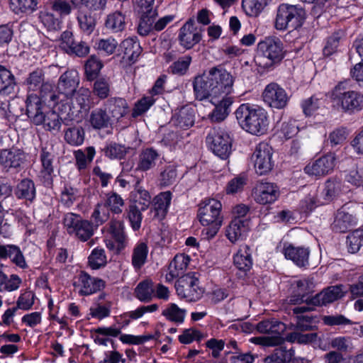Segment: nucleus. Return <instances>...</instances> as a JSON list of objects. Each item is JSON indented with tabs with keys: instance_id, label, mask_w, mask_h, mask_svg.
<instances>
[{
	"instance_id": "nucleus-1",
	"label": "nucleus",
	"mask_w": 363,
	"mask_h": 363,
	"mask_svg": "<svg viewBox=\"0 0 363 363\" xmlns=\"http://www.w3.org/2000/svg\"><path fill=\"white\" fill-rule=\"evenodd\" d=\"M235 117L240 126L253 135H263L267 130V113L261 108H251L247 104L240 105L235 111Z\"/></svg>"
},
{
	"instance_id": "nucleus-2",
	"label": "nucleus",
	"mask_w": 363,
	"mask_h": 363,
	"mask_svg": "<svg viewBox=\"0 0 363 363\" xmlns=\"http://www.w3.org/2000/svg\"><path fill=\"white\" fill-rule=\"evenodd\" d=\"M222 204L220 201L211 199L200 206L198 218L201 223L206 226L201 231L203 239L211 240L218 232L223 221L220 216Z\"/></svg>"
},
{
	"instance_id": "nucleus-3",
	"label": "nucleus",
	"mask_w": 363,
	"mask_h": 363,
	"mask_svg": "<svg viewBox=\"0 0 363 363\" xmlns=\"http://www.w3.org/2000/svg\"><path fill=\"white\" fill-rule=\"evenodd\" d=\"M330 97L333 106L342 112L353 114L363 109V94L347 90L344 82L333 89Z\"/></svg>"
},
{
	"instance_id": "nucleus-4",
	"label": "nucleus",
	"mask_w": 363,
	"mask_h": 363,
	"mask_svg": "<svg viewBox=\"0 0 363 363\" xmlns=\"http://www.w3.org/2000/svg\"><path fill=\"white\" fill-rule=\"evenodd\" d=\"M260 55L255 57L256 63L263 68H269L279 64L284 57L281 40L275 36L265 38L257 45Z\"/></svg>"
},
{
	"instance_id": "nucleus-5",
	"label": "nucleus",
	"mask_w": 363,
	"mask_h": 363,
	"mask_svg": "<svg viewBox=\"0 0 363 363\" xmlns=\"http://www.w3.org/2000/svg\"><path fill=\"white\" fill-rule=\"evenodd\" d=\"M306 18V11L301 6L281 4L277 8L274 26L279 30H294L301 28Z\"/></svg>"
},
{
	"instance_id": "nucleus-6",
	"label": "nucleus",
	"mask_w": 363,
	"mask_h": 363,
	"mask_svg": "<svg viewBox=\"0 0 363 363\" xmlns=\"http://www.w3.org/2000/svg\"><path fill=\"white\" fill-rule=\"evenodd\" d=\"M57 110L58 113L55 111H45L39 124H43L46 130L55 133L60 131L62 123L66 126L72 125L73 121L76 120L75 107H71L65 103L60 105Z\"/></svg>"
},
{
	"instance_id": "nucleus-7",
	"label": "nucleus",
	"mask_w": 363,
	"mask_h": 363,
	"mask_svg": "<svg viewBox=\"0 0 363 363\" xmlns=\"http://www.w3.org/2000/svg\"><path fill=\"white\" fill-rule=\"evenodd\" d=\"M256 329L261 333L272 334V336L258 337L255 338V342L267 347L281 345L284 342V338L281 334L286 330L284 323L275 318L264 320L256 325Z\"/></svg>"
},
{
	"instance_id": "nucleus-8",
	"label": "nucleus",
	"mask_w": 363,
	"mask_h": 363,
	"mask_svg": "<svg viewBox=\"0 0 363 363\" xmlns=\"http://www.w3.org/2000/svg\"><path fill=\"white\" fill-rule=\"evenodd\" d=\"M177 295L189 302H196L203 296L204 290L199 286V280L195 273L181 276L175 283Z\"/></svg>"
},
{
	"instance_id": "nucleus-9",
	"label": "nucleus",
	"mask_w": 363,
	"mask_h": 363,
	"mask_svg": "<svg viewBox=\"0 0 363 363\" xmlns=\"http://www.w3.org/2000/svg\"><path fill=\"white\" fill-rule=\"evenodd\" d=\"M211 150L223 160L227 159L232 150V138L228 133L221 129L212 130L206 137Z\"/></svg>"
},
{
	"instance_id": "nucleus-10",
	"label": "nucleus",
	"mask_w": 363,
	"mask_h": 363,
	"mask_svg": "<svg viewBox=\"0 0 363 363\" xmlns=\"http://www.w3.org/2000/svg\"><path fill=\"white\" fill-rule=\"evenodd\" d=\"M209 76L217 97L221 95L227 97L232 93L235 77L222 65L211 67L209 69Z\"/></svg>"
},
{
	"instance_id": "nucleus-11",
	"label": "nucleus",
	"mask_w": 363,
	"mask_h": 363,
	"mask_svg": "<svg viewBox=\"0 0 363 363\" xmlns=\"http://www.w3.org/2000/svg\"><path fill=\"white\" fill-rule=\"evenodd\" d=\"M272 148L267 143H260L257 145L252 155L255 171L262 175L269 172L274 165L272 159Z\"/></svg>"
},
{
	"instance_id": "nucleus-12",
	"label": "nucleus",
	"mask_w": 363,
	"mask_h": 363,
	"mask_svg": "<svg viewBox=\"0 0 363 363\" xmlns=\"http://www.w3.org/2000/svg\"><path fill=\"white\" fill-rule=\"evenodd\" d=\"M140 17L138 26V33L141 36L150 34L151 23H155L158 13L155 6V0H141L140 3Z\"/></svg>"
},
{
	"instance_id": "nucleus-13",
	"label": "nucleus",
	"mask_w": 363,
	"mask_h": 363,
	"mask_svg": "<svg viewBox=\"0 0 363 363\" xmlns=\"http://www.w3.org/2000/svg\"><path fill=\"white\" fill-rule=\"evenodd\" d=\"M262 97L264 101L270 107L277 109L285 108L289 101V96L278 84L272 82L265 87Z\"/></svg>"
},
{
	"instance_id": "nucleus-14",
	"label": "nucleus",
	"mask_w": 363,
	"mask_h": 363,
	"mask_svg": "<svg viewBox=\"0 0 363 363\" xmlns=\"http://www.w3.org/2000/svg\"><path fill=\"white\" fill-rule=\"evenodd\" d=\"M347 291V287L343 284L330 286L313 296L311 303L312 305L318 306H327L342 298Z\"/></svg>"
},
{
	"instance_id": "nucleus-15",
	"label": "nucleus",
	"mask_w": 363,
	"mask_h": 363,
	"mask_svg": "<svg viewBox=\"0 0 363 363\" xmlns=\"http://www.w3.org/2000/svg\"><path fill=\"white\" fill-rule=\"evenodd\" d=\"M201 30H198L195 21L189 19L179 29L178 40L179 45L186 50H190L199 43L202 38Z\"/></svg>"
},
{
	"instance_id": "nucleus-16",
	"label": "nucleus",
	"mask_w": 363,
	"mask_h": 363,
	"mask_svg": "<svg viewBox=\"0 0 363 363\" xmlns=\"http://www.w3.org/2000/svg\"><path fill=\"white\" fill-rule=\"evenodd\" d=\"M80 82L79 74L75 69L67 70L59 78L57 89L59 94L70 99L78 90Z\"/></svg>"
},
{
	"instance_id": "nucleus-17",
	"label": "nucleus",
	"mask_w": 363,
	"mask_h": 363,
	"mask_svg": "<svg viewBox=\"0 0 363 363\" xmlns=\"http://www.w3.org/2000/svg\"><path fill=\"white\" fill-rule=\"evenodd\" d=\"M209 70L202 75L196 76L193 81V89L197 100L203 101L209 98H216L212 84Z\"/></svg>"
},
{
	"instance_id": "nucleus-18",
	"label": "nucleus",
	"mask_w": 363,
	"mask_h": 363,
	"mask_svg": "<svg viewBox=\"0 0 363 363\" xmlns=\"http://www.w3.org/2000/svg\"><path fill=\"white\" fill-rule=\"evenodd\" d=\"M254 195L257 203L267 204L274 202L278 199L279 190L274 183L262 181L257 184Z\"/></svg>"
},
{
	"instance_id": "nucleus-19",
	"label": "nucleus",
	"mask_w": 363,
	"mask_h": 363,
	"mask_svg": "<svg viewBox=\"0 0 363 363\" xmlns=\"http://www.w3.org/2000/svg\"><path fill=\"white\" fill-rule=\"evenodd\" d=\"M335 157L333 154L325 155L313 163L307 164L304 171L306 174L315 177L325 176L330 173L335 167Z\"/></svg>"
},
{
	"instance_id": "nucleus-20",
	"label": "nucleus",
	"mask_w": 363,
	"mask_h": 363,
	"mask_svg": "<svg viewBox=\"0 0 363 363\" xmlns=\"http://www.w3.org/2000/svg\"><path fill=\"white\" fill-rule=\"evenodd\" d=\"M0 164L6 172H19L22 169L23 152L19 149L1 150Z\"/></svg>"
},
{
	"instance_id": "nucleus-21",
	"label": "nucleus",
	"mask_w": 363,
	"mask_h": 363,
	"mask_svg": "<svg viewBox=\"0 0 363 363\" xmlns=\"http://www.w3.org/2000/svg\"><path fill=\"white\" fill-rule=\"evenodd\" d=\"M296 287L297 289L291 296L289 302L294 305L303 303L312 304L311 300L313 296H309V294L313 291V283L308 279H302L296 282Z\"/></svg>"
},
{
	"instance_id": "nucleus-22",
	"label": "nucleus",
	"mask_w": 363,
	"mask_h": 363,
	"mask_svg": "<svg viewBox=\"0 0 363 363\" xmlns=\"http://www.w3.org/2000/svg\"><path fill=\"white\" fill-rule=\"evenodd\" d=\"M79 281L82 286L79 294L88 296L101 291L105 287V281L99 278L93 277L85 272H82L79 277Z\"/></svg>"
},
{
	"instance_id": "nucleus-23",
	"label": "nucleus",
	"mask_w": 363,
	"mask_h": 363,
	"mask_svg": "<svg viewBox=\"0 0 363 363\" xmlns=\"http://www.w3.org/2000/svg\"><path fill=\"white\" fill-rule=\"evenodd\" d=\"M195 122L194 109L188 106H183L177 111L171 118V123L182 129H189Z\"/></svg>"
},
{
	"instance_id": "nucleus-24",
	"label": "nucleus",
	"mask_w": 363,
	"mask_h": 363,
	"mask_svg": "<svg viewBox=\"0 0 363 363\" xmlns=\"http://www.w3.org/2000/svg\"><path fill=\"white\" fill-rule=\"evenodd\" d=\"M91 91L83 86L79 87L72 96L71 107H75L76 118L82 111L87 112L91 106Z\"/></svg>"
},
{
	"instance_id": "nucleus-25",
	"label": "nucleus",
	"mask_w": 363,
	"mask_h": 363,
	"mask_svg": "<svg viewBox=\"0 0 363 363\" xmlns=\"http://www.w3.org/2000/svg\"><path fill=\"white\" fill-rule=\"evenodd\" d=\"M355 223V218L342 208L335 213L331 228L335 233H343L352 229Z\"/></svg>"
},
{
	"instance_id": "nucleus-26",
	"label": "nucleus",
	"mask_w": 363,
	"mask_h": 363,
	"mask_svg": "<svg viewBox=\"0 0 363 363\" xmlns=\"http://www.w3.org/2000/svg\"><path fill=\"white\" fill-rule=\"evenodd\" d=\"M42 102L40 97L36 94L28 95L26 101V115L36 125H39L42 114L45 112L43 111L45 108L43 106Z\"/></svg>"
},
{
	"instance_id": "nucleus-27",
	"label": "nucleus",
	"mask_w": 363,
	"mask_h": 363,
	"mask_svg": "<svg viewBox=\"0 0 363 363\" xmlns=\"http://www.w3.org/2000/svg\"><path fill=\"white\" fill-rule=\"evenodd\" d=\"M233 264L236 268L245 275L252 266L251 250L248 245L241 246L233 256Z\"/></svg>"
},
{
	"instance_id": "nucleus-28",
	"label": "nucleus",
	"mask_w": 363,
	"mask_h": 363,
	"mask_svg": "<svg viewBox=\"0 0 363 363\" xmlns=\"http://www.w3.org/2000/svg\"><path fill=\"white\" fill-rule=\"evenodd\" d=\"M159 157L157 151L152 147L144 149L139 155L135 170L146 172L154 168Z\"/></svg>"
},
{
	"instance_id": "nucleus-29",
	"label": "nucleus",
	"mask_w": 363,
	"mask_h": 363,
	"mask_svg": "<svg viewBox=\"0 0 363 363\" xmlns=\"http://www.w3.org/2000/svg\"><path fill=\"white\" fill-rule=\"evenodd\" d=\"M309 254L308 248L290 245L284 249L285 257L292 260L298 267H306L308 264Z\"/></svg>"
},
{
	"instance_id": "nucleus-30",
	"label": "nucleus",
	"mask_w": 363,
	"mask_h": 363,
	"mask_svg": "<svg viewBox=\"0 0 363 363\" xmlns=\"http://www.w3.org/2000/svg\"><path fill=\"white\" fill-rule=\"evenodd\" d=\"M108 232L116 244L118 251L125 248L128 238L124 231V224L122 221L112 220L109 223Z\"/></svg>"
},
{
	"instance_id": "nucleus-31",
	"label": "nucleus",
	"mask_w": 363,
	"mask_h": 363,
	"mask_svg": "<svg viewBox=\"0 0 363 363\" xmlns=\"http://www.w3.org/2000/svg\"><path fill=\"white\" fill-rule=\"evenodd\" d=\"M54 156L52 153L46 151L45 149L42 150L40 154V161L42 163V169L40 171V177L43 179L45 186H50L52 184V177L54 169L52 166Z\"/></svg>"
},
{
	"instance_id": "nucleus-32",
	"label": "nucleus",
	"mask_w": 363,
	"mask_h": 363,
	"mask_svg": "<svg viewBox=\"0 0 363 363\" xmlns=\"http://www.w3.org/2000/svg\"><path fill=\"white\" fill-rule=\"evenodd\" d=\"M105 109L108 111L113 118L117 120L123 117L128 112V104L126 101L120 97L108 99L104 104Z\"/></svg>"
},
{
	"instance_id": "nucleus-33",
	"label": "nucleus",
	"mask_w": 363,
	"mask_h": 363,
	"mask_svg": "<svg viewBox=\"0 0 363 363\" xmlns=\"http://www.w3.org/2000/svg\"><path fill=\"white\" fill-rule=\"evenodd\" d=\"M74 8L100 15L106 9L107 0H71Z\"/></svg>"
},
{
	"instance_id": "nucleus-34",
	"label": "nucleus",
	"mask_w": 363,
	"mask_h": 363,
	"mask_svg": "<svg viewBox=\"0 0 363 363\" xmlns=\"http://www.w3.org/2000/svg\"><path fill=\"white\" fill-rule=\"evenodd\" d=\"M233 102L231 96L223 97L222 100L216 105L213 111L208 115L212 122L223 121L230 113V107Z\"/></svg>"
},
{
	"instance_id": "nucleus-35",
	"label": "nucleus",
	"mask_w": 363,
	"mask_h": 363,
	"mask_svg": "<svg viewBox=\"0 0 363 363\" xmlns=\"http://www.w3.org/2000/svg\"><path fill=\"white\" fill-rule=\"evenodd\" d=\"M89 122L96 130L106 128L111 124V117L106 110L101 108H96L91 112Z\"/></svg>"
},
{
	"instance_id": "nucleus-36",
	"label": "nucleus",
	"mask_w": 363,
	"mask_h": 363,
	"mask_svg": "<svg viewBox=\"0 0 363 363\" xmlns=\"http://www.w3.org/2000/svg\"><path fill=\"white\" fill-rule=\"evenodd\" d=\"M98 16L99 15L84 11L79 8L77 19L80 29L87 34H91L95 29Z\"/></svg>"
},
{
	"instance_id": "nucleus-37",
	"label": "nucleus",
	"mask_w": 363,
	"mask_h": 363,
	"mask_svg": "<svg viewBox=\"0 0 363 363\" xmlns=\"http://www.w3.org/2000/svg\"><path fill=\"white\" fill-rule=\"evenodd\" d=\"M136 38H127L120 44V50L130 62H135L140 55L142 48L136 41Z\"/></svg>"
},
{
	"instance_id": "nucleus-38",
	"label": "nucleus",
	"mask_w": 363,
	"mask_h": 363,
	"mask_svg": "<svg viewBox=\"0 0 363 363\" xmlns=\"http://www.w3.org/2000/svg\"><path fill=\"white\" fill-rule=\"evenodd\" d=\"M105 156L110 159H123L133 149L116 142H110L101 149Z\"/></svg>"
},
{
	"instance_id": "nucleus-39",
	"label": "nucleus",
	"mask_w": 363,
	"mask_h": 363,
	"mask_svg": "<svg viewBox=\"0 0 363 363\" xmlns=\"http://www.w3.org/2000/svg\"><path fill=\"white\" fill-rule=\"evenodd\" d=\"M172 200L170 191L162 192L156 196L153 200V207L156 212L155 216L162 218L168 211Z\"/></svg>"
},
{
	"instance_id": "nucleus-40",
	"label": "nucleus",
	"mask_w": 363,
	"mask_h": 363,
	"mask_svg": "<svg viewBox=\"0 0 363 363\" xmlns=\"http://www.w3.org/2000/svg\"><path fill=\"white\" fill-rule=\"evenodd\" d=\"M247 220L240 218H235L230 223L226 231L228 238L232 242H235L246 231Z\"/></svg>"
},
{
	"instance_id": "nucleus-41",
	"label": "nucleus",
	"mask_w": 363,
	"mask_h": 363,
	"mask_svg": "<svg viewBox=\"0 0 363 363\" xmlns=\"http://www.w3.org/2000/svg\"><path fill=\"white\" fill-rule=\"evenodd\" d=\"M148 251V247L145 242H140L135 245L132 254V265L135 269H141L145 264Z\"/></svg>"
},
{
	"instance_id": "nucleus-42",
	"label": "nucleus",
	"mask_w": 363,
	"mask_h": 363,
	"mask_svg": "<svg viewBox=\"0 0 363 363\" xmlns=\"http://www.w3.org/2000/svg\"><path fill=\"white\" fill-rule=\"evenodd\" d=\"M276 348L272 354L265 357L267 363H289L291 357L294 355V350L286 349L282 345Z\"/></svg>"
},
{
	"instance_id": "nucleus-43",
	"label": "nucleus",
	"mask_w": 363,
	"mask_h": 363,
	"mask_svg": "<svg viewBox=\"0 0 363 363\" xmlns=\"http://www.w3.org/2000/svg\"><path fill=\"white\" fill-rule=\"evenodd\" d=\"M154 294L153 282L148 279L140 282L135 289V297L145 303L151 301Z\"/></svg>"
},
{
	"instance_id": "nucleus-44",
	"label": "nucleus",
	"mask_w": 363,
	"mask_h": 363,
	"mask_svg": "<svg viewBox=\"0 0 363 363\" xmlns=\"http://www.w3.org/2000/svg\"><path fill=\"white\" fill-rule=\"evenodd\" d=\"M16 85L13 75L2 65H0V94H11Z\"/></svg>"
},
{
	"instance_id": "nucleus-45",
	"label": "nucleus",
	"mask_w": 363,
	"mask_h": 363,
	"mask_svg": "<svg viewBox=\"0 0 363 363\" xmlns=\"http://www.w3.org/2000/svg\"><path fill=\"white\" fill-rule=\"evenodd\" d=\"M110 79L105 77L96 78L93 84V93L100 99H105L111 92Z\"/></svg>"
},
{
	"instance_id": "nucleus-46",
	"label": "nucleus",
	"mask_w": 363,
	"mask_h": 363,
	"mask_svg": "<svg viewBox=\"0 0 363 363\" xmlns=\"http://www.w3.org/2000/svg\"><path fill=\"white\" fill-rule=\"evenodd\" d=\"M105 26L114 33L122 31L125 26V16L119 11L111 13L106 18Z\"/></svg>"
},
{
	"instance_id": "nucleus-47",
	"label": "nucleus",
	"mask_w": 363,
	"mask_h": 363,
	"mask_svg": "<svg viewBox=\"0 0 363 363\" xmlns=\"http://www.w3.org/2000/svg\"><path fill=\"white\" fill-rule=\"evenodd\" d=\"M347 247L350 253H356L363 249V228L355 230L347 235Z\"/></svg>"
},
{
	"instance_id": "nucleus-48",
	"label": "nucleus",
	"mask_w": 363,
	"mask_h": 363,
	"mask_svg": "<svg viewBox=\"0 0 363 363\" xmlns=\"http://www.w3.org/2000/svg\"><path fill=\"white\" fill-rule=\"evenodd\" d=\"M65 140L71 145L78 146L84 140V130L81 126L68 128L65 132Z\"/></svg>"
},
{
	"instance_id": "nucleus-49",
	"label": "nucleus",
	"mask_w": 363,
	"mask_h": 363,
	"mask_svg": "<svg viewBox=\"0 0 363 363\" xmlns=\"http://www.w3.org/2000/svg\"><path fill=\"white\" fill-rule=\"evenodd\" d=\"M272 0H242V6L246 13L250 16H257L264 8Z\"/></svg>"
},
{
	"instance_id": "nucleus-50",
	"label": "nucleus",
	"mask_w": 363,
	"mask_h": 363,
	"mask_svg": "<svg viewBox=\"0 0 363 363\" xmlns=\"http://www.w3.org/2000/svg\"><path fill=\"white\" fill-rule=\"evenodd\" d=\"M189 262L188 256L184 255H177L173 260L170 262L169 266V275L172 279L179 276L180 272H182L185 269Z\"/></svg>"
},
{
	"instance_id": "nucleus-51",
	"label": "nucleus",
	"mask_w": 363,
	"mask_h": 363,
	"mask_svg": "<svg viewBox=\"0 0 363 363\" xmlns=\"http://www.w3.org/2000/svg\"><path fill=\"white\" fill-rule=\"evenodd\" d=\"M40 88V99L43 102L47 103L48 106H55L58 104L59 96L53 90V87L51 84L43 83Z\"/></svg>"
},
{
	"instance_id": "nucleus-52",
	"label": "nucleus",
	"mask_w": 363,
	"mask_h": 363,
	"mask_svg": "<svg viewBox=\"0 0 363 363\" xmlns=\"http://www.w3.org/2000/svg\"><path fill=\"white\" fill-rule=\"evenodd\" d=\"M186 312L185 309L179 308L177 304L170 303L162 314L172 322L182 323L184 322Z\"/></svg>"
},
{
	"instance_id": "nucleus-53",
	"label": "nucleus",
	"mask_w": 363,
	"mask_h": 363,
	"mask_svg": "<svg viewBox=\"0 0 363 363\" xmlns=\"http://www.w3.org/2000/svg\"><path fill=\"white\" fill-rule=\"evenodd\" d=\"M317 337L315 333L303 334L299 331H294L286 335L284 341L286 340L291 343L309 344L315 342Z\"/></svg>"
},
{
	"instance_id": "nucleus-54",
	"label": "nucleus",
	"mask_w": 363,
	"mask_h": 363,
	"mask_svg": "<svg viewBox=\"0 0 363 363\" xmlns=\"http://www.w3.org/2000/svg\"><path fill=\"white\" fill-rule=\"evenodd\" d=\"M85 74L89 81L96 78L99 72L103 67L101 62L94 55H91L86 62Z\"/></svg>"
},
{
	"instance_id": "nucleus-55",
	"label": "nucleus",
	"mask_w": 363,
	"mask_h": 363,
	"mask_svg": "<svg viewBox=\"0 0 363 363\" xmlns=\"http://www.w3.org/2000/svg\"><path fill=\"white\" fill-rule=\"evenodd\" d=\"M89 264L93 269H98L106 264V256L103 248L94 249L89 256Z\"/></svg>"
},
{
	"instance_id": "nucleus-56",
	"label": "nucleus",
	"mask_w": 363,
	"mask_h": 363,
	"mask_svg": "<svg viewBox=\"0 0 363 363\" xmlns=\"http://www.w3.org/2000/svg\"><path fill=\"white\" fill-rule=\"evenodd\" d=\"M104 205L106 208H108L113 213L120 214L122 213L124 201L119 194L116 192H111L107 194V199Z\"/></svg>"
},
{
	"instance_id": "nucleus-57",
	"label": "nucleus",
	"mask_w": 363,
	"mask_h": 363,
	"mask_svg": "<svg viewBox=\"0 0 363 363\" xmlns=\"http://www.w3.org/2000/svg\"><path fill=\"white\" fill-rule=\"evenodd\" d=\"M141 211L142 210H140L135 203L129 205L126 210L127 218H128L133 230L135 231L138 230L141 226L143 220Z\"/></svg>"
},
{
	"instance_id": "nucleus-58",
	"label": "nucleus",
	"mask_w": 363,
	"mask_h": 363,
	"mask_svg": "<svg viewBox=\"0 0 363 363\" xmlns=\"http://www.w3.org/2000/svg\"><path fill=\"white\" fill-rule=\"evenodd\" d=\"M340 189L339 182L328 179L325 184L324 189L321 192V196L323 198L324 201L321 203H328L333 201L338 194Z\"/></svg>"
},
{
	"instance_id": "nucleus-59",
	"label": "nucleus",
	"mask_w": 363,
	"mask_h": 363,
	"mask_svg": "<svg viewBox=\"0 0 363 363\" xmlns=\"http://www.w3.org/2000/svg\"><path fill=\"white\" fill-rule=\"evenodd\" d=\"M44 82V72L42 69L37 68L30 72L26 79V84L29 90H36Z\"/></svg>"
},
{
	"instance_id": "nucleus-60",
	"label": "nucleus",
	"mask_w": 363,
	"mask_h": 363,
	"mask_svg": "<svg viewBox=\"0 0 363 363\" xmlns=\"http://www.w3.org/2000/svg\"><path fill=\"white\" fill-rule=\"evenodd\" d=\"M345 179L349 183L356 186L363 185V169L354 164L351 169L345 174Z\"/></svg>"
},
{
	"instance_id": "nucleus-61",
	"label": "nucleus",
	"mask_w": 363,
	"mask_h": 363,
	"mask_svg": "<svg viewBox=\"0 0 363 363\" xmlns=\"http://www.w3.org/2000/svg\"><path fill=\"white\" fill-rule=\"evenodd\" d=\"M155 100L152 96H144L138 101L133 109L132 116L136 118L145 113L152 106Z\"/></svg>"
},
{
	"instance_id": "nucleus-62",
	"label": "nucleus",
	"mask_w": 363,
	"mask_h": 363,
	"mask_svg": "<svg viewBox=\"0 0 363 363\" xmlns=\"http://www.w3.org/2000/svg\"><path fill=\"white\" fill-rule=\"evenodd\" d=\"M39 18L48 30H58L61 28V21L50 12H41Z\"/></svg>"
},
{
	"instance_id": "nucleus-63",
	"label": "nucleus",
	"mask_w": 363,
	"mask_h": 363,
	"mask_svg": "<svg viewBox=\"0 0 363 363\" xmlns=\"http://www.w3.org/2000/svg\"><path fill=\"white\" fill-rule=\"evenodd\" d=\"M191 62V57L185 55L179 57V60L172 63L169 67L171 72L174 74L184 75L189 69Z\"/></svg>"
},
{
	"instance_id": "nucleus-64",
	"label": "nucleus",
	"mask_w": 363,
	"mask_h": 363,
	"mask_svg": "<svg viewBox=\"0 0 363 363\" xmlns=\"http://www.w3.org/2000/svg\"><path fill=\"white\" fill-rule=\"evenodd\" d=\"M74 233L82 241L89 239L93 233L94 228L92 223L86 220H82Z\"/></svg>"
}]
</instances>
